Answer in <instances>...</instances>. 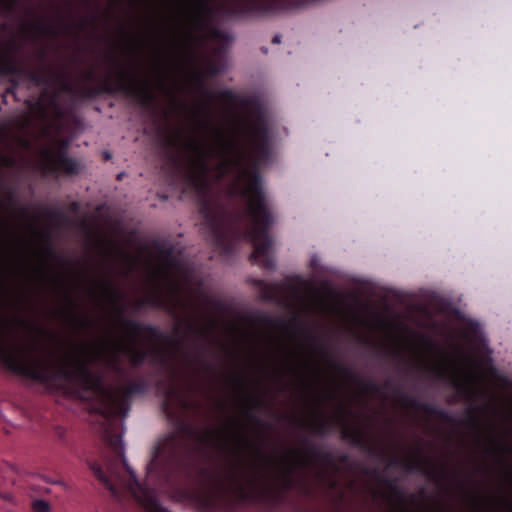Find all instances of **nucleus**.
I'll use <instances>...</instances> for the list:
<instances>
[{
    "instance_id": "1",
    "label": "nucleus",
    "mask_w": 512,
    "mask_h": 512,
    "mask_svg": "<svg viewBox=\"0 0 512 512\" xmlns=\"http://www.w3.org/2000/svg\"><path fill=\"white\" fill-rule=\"evenodd\" d=\"M196 85L203 101L195 114L202 118V127L213 130L217 144L208 149L196 140L185 143L192 153L186 178L199 195L205 236L225 257L247 240L253 246L250 261L274 270L270 235L274 218L260 174V167L272 156L268 119L252 98L239 97L230 89L213 92L200 76Z\"/></svg>"
},
{
    "instance_id": "2",
    "label": "nucleus",
    "mask_w": 512,
    "mask_h": 512,
    "mask_svg": "<svg viewBox=\"0 0 512 512\" xmlns=\"http://www.w3.org/2000/svg\"><path fill=\"white\" fill-rule=\"evenodd\" d=\"M179 431L181 435L172 433L157 443L146 466V479L143 482L138 480L127 463L122 439L115 434L108 435V444L114 456L107 458L104 465L89 461V468L113 497L119 498L121 489H126L148 512H171L158 502L151 486L169 482L187 467L191 457L187 438L197 437L201 443L211 445L216 437L221 436L219 431L200 434L187 423H182Z\"/></svg>"
},
{
    "instance_id": "3",
    "label": "nucleus",
    "mask_w": 512,
    "mask_h": 512,
    "mask_svg": "<svg viewBox=\"0 0 512 512\" xmlns=\"http://www.w3.org/2000/svg\"><path fill=\"white\" fill-rule=\"evenodd\" d=\"M16 330L12 321L0 316V363L13 374L49 385L63 381L86 392L101 394V414L107 418H125L130 410L131 398L148 390L145 379H139L117 389H106L84 357L66 355L60 364L39 358H30L15 341Z\"/></svg>"
},
{
    "instance_id": "4",
    "label": "nucleus",
    "mask_w": 512,
    "mask_h": 512,
    "mask_svg": "<svg viewBox=\"0 0 512 512\" xmlns=\"http://www.w3.org/2000/svg\"><path fill=\"white\" fill-rule=\"evenodd\" d=\"M306 337L315 344L323 358L328 362V364L335 372L342 375L351 382L360 384L365 391L371 393H381L382 390H392L399 403L406 408L414 409L416 411H421L426 414L436 416L441 422L450 425H456L459 423V421H457L453 416H451V414L448 411L438 408L432 404L421 402L420 400H418V398L414 396H409L400 388L393 387L392 382L390 380H387L383 385H379L371 381L364 382L360 378V376L351 368L343 365L340 362L333 360L329 354L327 347L323 343H321L317 337L308 334L306 335Z\"/></svg>"
},
{
    "instance_id": "5",
    "label": "nucleus",
    "mask_w": 512,
    "mask_h": 512,
    "mask_svg": "<svg viewBox=\"0 0 512 512\" xmlns=\"http://www.w3.org/2000/svg\"><path fill=\"white\" fill-rule=\"evenodd\" d=\"M124 308L117 307L118 319L120 324L125 327L132 337V341L128 344H116L113 353L106 357L107 366L117 374H123L124 369L121 365L120 354L128 358L130 365L134 368L142 367L151 351L143 346L136 344L135 340L141 334L145 333L152 341H168L170 337L163 333L158 327L151 324L142 323L124 316Z\"/></svg>"
},
{
    "instance_id": "6",
    "label": "nucleus",
    "mask_w": 512,
    "mask_h": 512,
    "mask_svg": "<svg viewBox=\"0 0 512 512\" xmlns=\"http://www.w3.org/2000/svg\"><path fill=\"white\" fill-rule=\"evenodd\" d=\"M82 94L86 97H95L101 93H121L136 99L141 105L150 107L155 102L148 81L140 78L136 68L129 70L117 68L113 74L107 75L97 87L81 86Z\"/></svg>"
},
{
    "instance_id": "7",
    "label": "nucleus",
    "mask_w": 512,
    "mask_h": 512,
    "mask_svg": "<svg viewBox=\"0 0 512 512\" xmlns=\"http://www.w3.org/2000/svg\"><path fill=\"white\" fill-rule=\"evenodd\" d=\"M0 74L6 76H25L37 86L59 85L62 92L76 93V87L70 80V74L65 69L55 70L51 66H44L41 70L23 68L11 60H4L0 56Z\"/></svg>"
},
{
    "instance_id": "8",
    "label": "nucleus",
    "mask_w": 512,
    "mask_h": 512,
    "mask_svg": "<svg viewBox=\"0 0 512 512\" xmlns=\"http://www.w3.org/2000/svg\"><path fill=\"white\" fill-rule=\"evenodd\" d=\"M236 439L240 444L251 449L257 459L262 462V465H253L246 469L243 462L239 460L232 465L228 475L229 480L233 483H239L244 479L251 486L263 485L269 480L267 469L272 464L271 457L259 445L249 441L240 432L236 433Z\"/></svg>"
},
{
    "instance_id": "9",
    "label": "nucleus",
    "mask_w": 512,
    "mask_h": 512,
    "mask_svg": "<svg viewBox=\"0 0 512 512\" xmlns=\"http://www.w3.org/2000/svg\"><path fill=\"white\" fill-rule=\"evenodd\" d=\"M303 0H231L222 8L226 15L235 18L264 16L297 7Z\"/></svg>"
},
{
    "instance_id": "10",
    "label": "nucleus",
    "mask_w": 512,
    "mask_h": 512,
    "mask_svg": "<svg viewBox=\"0 0 512 512\" xmlns=\"http://www.w3.org/2000/svg\"><path fill=\"white\" fill-rule=\"evenodd\" d=\"M69 143L67 140H61L57 151L45 149L42 151V170L46 175L56 176L59 173L73 176L80 171L77 160L70 158L67 154Z\"/></svg>"
},
{
    "instance_id": "11",
    "label": "nucleus",
    "mask_w": 512,
    "mask_h": 512,
    "mask_svg": "<svg viewBox=\"0 0 512 512\" xmlns=\"http://www.w3.org/2000/svg\"><path fill=\"white\" fill-rule=\"evenodd\" d=\"M211 0H195L194 14L191 18L193 27L198 32H208L209 37L221 44H227L232 40L229 33L211 25L215 15V9L210 3Z\"/></svg>"
},
{
    "instance_id": "12",
    "label": "nucleus",
    "mask_w": 512,
    "mask_h": 512,
    "mask_svg": "<svg viewBox=\"0 0 512 512\" xmlns=\"http://www.w3.org/2000/svg\"><path fill=\"white\" fill-rule=\"evenodd\" d=\"M351 414L352 412L349 409L340 406V416L336 419V422L341 424V438L371 456H378L377 445L367 432L359 426H351L347 423L346 418Z\"/></svg>"
},
{
    "instance_id": "13",
    "label": "nucleus",
    "mask_w": 512,
    "mask_h": 512,
    "mask_svg": "<svg viewBox=\"0 0 512 512\" xmlns=\"http://www.w3.org/2000/svg\"><path fill=\"white\" fill-rule=\"evenodd\" d=\"M190 499L199 512H224L228 502L222 491V484L193 491Z\"/></svg>"
},
{
    "instance_id": "14",
    "label": "nucleus",
    "mask_w": 512,
    "mask_h": 512,
    "mask_svg": "<svg viewBox=\"0 0 512 512\" xmlns=\"http://www.w3.org/2000/svg\"><path fill=\"white\" fill-rule=\"evenodd\" d=\"M421 449L418 450V455L413 458L406 460L401 458H393L390 461L391 466H402L408 472H418L428 478L439 481H446L448 479V473L444 469H437L431 460L424 458L421 455Z\"/></svg>"
},
{
    "instance_id": "15",
    "label": "nucleus",
    "mask_w": 512,
    "mask_h": 512,
    "mask_svg": "<svg viewBox=\"0 0 512 512\" xmlns=\"http://www.w3.org/2000/svg\"><path fill=\"white\" fill-rule=\"evenodd\" d=\"M29 107L42 121H47L49 119V110H52L57 118L63 117V109L59 104L57 92L48 93L45 89L42 92L41 97L35 102L29 104Z\"/></svg>"
},
{
    "instance_id": "16",
    "label": "nucleus",
    "mask_w": 512,
    "mask_h": 512,
    "mask_svg": "<svg viewBox=\"0 0 512 512\" xmlns=\"http://www.w3.org/2000/svg\"><path fill=\"white\" fill-rule=\"evenodd\" d=\"M179 408L188 409L189 403L182 398L175 387L170 386L167 388L165 397L161 402V410L169 419H173L176 417Z\"/></svg>"
},
{
    "instance_id": "17",
    "label": "nucleus",
    "mask_w": 512,
    "mask_h": 512,
    "mask_svg": "<svg viewBox=\"0 0 512 512\" xmlns=\"http://www.w3.org/2000/svg\"><path fill=\"white\" fill-rule=\"evenodd\" d=\"M175 331L181 333L182 337L192 335L200 340H205L210 336V327L201 326L195 318H188L184 322L176 325Z\"/></svg>"
},
{
    "instance_id": "18",
    "label": "nucleus",
    "mask_w": 512,
    "mask_h": 512,
    "mask_svg": "<svg viewBox=\"0 0 512 512\" xmlns=\"http://www.w3.org/2000/svg\"><path fill=\"white\" fill-rule=\"evenodd\" d=\"M254 285L258 288L261 298L268 302H277L282 296V287L279 283H268L264 280H256Z\"/></svg>"
},
{
    "instance_id": "19",
    "label": "nucleus",
    "mask_w": 512,
    "mask_h": 512,
    "mask_svg": "<svg viewBox=\"0 0 512 512\" xmlns=\"http://www.w3.org/2000/svg\"><path fill=\"white\" fill-rule=\"evenodd\" d=\"M302 442L304 445V453L310 460L327 465H331L333 463V456L331 453L319 449L308 438H304Z\"/></svg>"
},
{
    "instance_id": "20",
    "label": "nucleus",
    "mask_w": 512,
    "mask_h": 512,
    "mask_svg": "<svg viewBox=\"0 0 512 512\" xmlns=\"http://www.w3.org/2000/svg\"><path fill=\"white\" fill-rule=\"evenodd\" d=\"M247 400L249 402L250 407L245 411V416L249 420L254 422L258 427L263 429H269L271 427L270 423L259 418L253 411L262 409L265 406L264 401L257 396H248Z\"/></svg>"
},
{
    "instance_id": "21",
    "label": "nucleus",
    "mask_w": 512,
    "mask_h": 512,
    "mask_svg": "<svg viewBox=\"0 0 512 512\" xmlns=\"http://www.w3.org/2000/svg\"><path fill=\"white\" fill-rule=\"evenodd\" d=\"M23 26L26 30L41 36L55 37L58 35L55 26L43 18L38 21L25 22Z\"/></svg>"
},
{
    "instance_id": "22",
    "label": "nucleus",
    "mask_w": 512,
    "mask_h": 512,
    "mask_svg": "<svg viewBox=\"0 0 512 512\" xmlns=\"http://www.w3.org/2000/svg\"><path fill=\"white\" fill-rule=\"evenodd\" d=\"M154 248L168 268H179V261L175 257L173 246H166L156 241L154 243Z\"/></svg>"
},
{
    "instance_id": "23",
    "label": "nucleus",
    "mask_w": 512,
    "mask_h": 512,
    "mask_svg": "<svg viewBox=\"0 0 512 512\" xmlns=\"http://www.w3.org/2000/svg\"><path fill=\"white\" fill-rule=\"evenodd\" d=\"M41 238L46 242V245L43 247L44 254L51 260L60 262L61 264H65L71 267V264L65 260H63L59 254L55 251L54 247L50 243V234L49 232L41 233Z\"/></svg>"
},
{
    "instance_id": "24",
    "label": "nucleus",
    "mask_w": 512,
    "mask_h": 512,
    "mask_svg": "<svg viewBox=\"0 0 512 512\" xmlns=\"http://www.w3.org/2000/svg\"><path fill=\"white\" fill-rule=\"evenodd\" d=\"M478 407L471 406L467 409L465 413L464 419L461 423L466 424L470 428L476 430L477 432L481 431L482 425L480 419L477 415Z\"/></svg>"
},
{
    "instance_id": "25",
    "label": "nucleus",
    "mask_w": 512,
    "mask_h": 512,
    "mask_svg": "<svg viewBox=\"0 0 512 512\" xmlns=\"http://www.w3.org/2000/svg\"><path fill=\"white\" fill-rule=\"evenodd\" d=\"M100 286L103 293L114 303H116L119 299L122 298V294L114 286L113 282L110 279L102 280L100 282Z\"/></svg>"
},
{
    "instance_id": "26",
    "label": "nucleus",
    "mask_w": 512,
    "mask_h": 512,
    "mask_svg": "<svg viewBox=\"0 0 512 512\" xmlns=\"http://www.w3.org/2000/svg\"><path fill=\"white\" fill-rule=\"evenodd\" d=\"M332 428V421L326 420L323 417L317 418L311 425L312 432L318 436H325L330 433Z\"/></svg>"
},
{
    "instance_id": "27",
    "label": "nucleus",
    "mask_w": 512,
    "mask_h": 512,
    "mask_svg": "<svg viewBox=\"0 0 512 512\" xmlns=\"http://www.w3.org/2000/svg\"><path fill=\"white\" fill-rule=\"evenodd\" d=\"M489 441L492 444L490 452L493 455H497L502 458L504 453H512V446L506 442H502L494 436L489 437Z\"/></svg>"
},
{
    "instance_id": "28",
    "label": "nucleus",
    "mask_w": 512,
    "mask_h": 512,
    "mask_svg": "<svg viewBox=\"0 0 512 512\" xmlns=\"http://www.w3.org/2000/svg\"><path fill=\"white\" fill-rule=\"evenodd\" d=\"M44 216L53 222H66L68 220L65 213L59 209H44Z\"/></svg>"
},
{
    "instance_id": "29",
    "label": "nucleus",
    "mask_w": 512,
    "mask_h": 512,
    "mask_svg": "<svg viewBox=\"0 0 512 512\" xmlns=\"http://www.w3.org/2000/svg\"><path fill=\"white\" fill-rule=\"evenodd\" d=\"M70 322L77 328H87L91 326V321L87 317H78L72 311L66 313Z\"/></svg>"
},
{
    "instance_id": "30",
    "label": "nucleus",
    "mask_w": 512,
    "mask_h": 512,
    "mask_svg": "<svg viewBox=\"0 0 512 512\" xmlns=\"http://www.w3.org/2000/svg\"><path fill=\"white\" fill-rule=\"evenodd\" d=\"M33 512H50L51 506L49 502L42 499H35L31 503Z\"/></svg>"
},
{
    "instance_id": "31",
    "label": "nucleus",
    "mask_w": 512,
    "mask_h": 512,
    "mask_svg": "<svg viewBox=\"0 0 512 512\" xmlns=\"http://www.w3.org/2000/svg\"><path fill=\"white\" fill-rule=\"evenodd\" d=\"M470 500H471V506L474 510H476L478 512L483 510V508L485 506V502H484L483 497L478 492L471 494Z\"/></svg>"
},
{
    "instance_id": "32",
    "label": "nucleus",
    "mask_w": 512,
    "mask_h": 512,
    "mask_svg": "<svg viewBox=\"0 0 512 512\" xmlns=\"http://www.w3.org/2000/svg\"><path fill=\"white\" fill-rule=\"evenodd\" d=\"M292 472H293V468L292 467H289L287 469V471L285 473L282 474L281 476V482H282V486L285 488V489H290L293 485V480H292Z\"/></svg>"
},
{
    "instance_id": "33",
    "label": "nucleus",
    "mask_w": 512,
    "mask_h": 512,
    "mask_svg": "<svg viewBox=\"0 0 512 512\" xmlns=\"http://www.w3.org/2000/svg\"><path fill=\"white\" fill-rule=\"evenodd\" d=\"M385 484L394 495H396L397 497H399L401 499L404 498L403 492L398 488V486L395 484V482L393 480L385 479Z\"/></svg>"
},
{
    "instance_id": "34",
    "label": "nucleus",
    "mask_w": 512,
    "mask_h": 512,
    "mask_svg": "<svg viewBox=\"0 0 512 512\" xmlns=\"http://www.w3.org/2000/svg\"><path fill=\"white\" fill-rule=\"evenodd\" d=\"M466 332L473 337H477L478 333L480 332L479 324L474 321H469L466 324Z\"/></svg>"
},
{
    "instance_id": "35",
    "label": "nucleus",
    "mask_w": 512,
    "mask_h": 512,
    "mask_svg": "<svg viewBox=\"0 0 512 512\" xmlns=\"http://www.w3.org/2000/svg\"><path fill=\"white\" fill-rule=\"evenodd\" d=\"M180 140H181V135L179 132H177L175 135L173 136H168L165 140V143L167 146L169 147H176L178 146V144L180 143Z\"/></svg>"
},
{
    "instance_id": "36",
    "label": "nucleus",
    "mask_w": 512,
    "mask_h": 512,
    "mask_svg": "<svg viewBox=\"0 0 512 512\" xmlns=\"http://www.w3.org/2000/svg\"><path fill=\"white\" fill-rule=\"evenodd\" d=\"M199 362H200L205 373H208V374L214 373V366L209 361L200 358Z\"/></svg>"
},
{
    "instance_id": "37",
    "label": "nucleus",
    "mask_w": 512,
    "mask_h": 512,
    "mask_svg": "<svg viewBox=\"0 0 512 512\" xmlns=\"http://www.w3.org/2000/svg\"><path fill=\"white\" fill-rule=\"evenodd\" d=\"M233 383L238 386L241 390L245 389V379L241 376H233L232 377Z\"/></svg>"
},
{
    "instance_id": "38",
    "label": "nucleus",
    "mask_w": 512,
    "mask_h": 512,
    "mask_svg": "<svg viewBox=\"0 0 512 512\" xmlns=\"http://www.w3.org/2000/svg\"><path fill=\"white\" fill-rule=\"evenodd\" d=\"M431 371L433 372L435 377L438 379H443L446 375L445 370L441 367H433V368H431Z\"/></svg>"
},
{
    "instance_id": "39",
    "label": "nucleus",
    "mask_w": 512,
    "mask_h": 512,
    "mask_svg": "<svg viewBox=\"0 0 512 512\" xmlns=\"http://www.w3.org/2000/svg\"><path fill=\"white\" fill-rule=\"evenodd\" d=\"M147 303H150V304H152L154 306H160L161 302L159 300H157V299H143V300L139 301L138 306L142 307V306H144Z\"/></svg>"
},
{
    "instance_id": "40",
    "label": "nucleus",
    "mask_w": 512,
    "mask_h": 512,
    "mask_svg": "<svg viewBox=\"0 0 512 512\" xmlns=\"http://www.w3.org/2000/svg\"><path fill=\"white\" fill-rule=\"evenodd\" d=\"M207 70L210 75H217L220 73V68L217 64H210Z\"/></svg>"
},
{
    "instance_id": "41",
    "label": "nucleus",
    "mask_w": 512,
    "mask_h": 512,
    "mask_svg": "<svg viewBox=\"0 0 512 512\" xmlns=\"http://www.w3.org/2000/svg\"><path fill=\"white\" fill-rule=\"evenodd\" d=\"M54 281L57 283V285L62 288V289H65V282H64V279L63 277L60 275V274H56L54 277H53Z\"/></svg>"
},
{
    "instance_id": "42",
    "label": "nucleus",
    "mask_w": 512,
    "mask_h": 512,
    "mask_svg": "<svg viewBox=\"0 0 512 512\" xmlns=\"http://www.w3.org/2000/svg\"><path fill=\"white\" fill-rule=\"evenodd\" d=\"M457 388L459 389L460 392H462V393H464L466 395L470 396L472 394V390L469 387L465 386V385L458 384Z\"/></svg>"
},
{
    "instance_id": "43",
    "label": "nucleus",
    "mask_w": 512,
    "mask_h": 512,
    "mask_svg": "<svg viewBox=\"0 0 512 512\" xmlns=\"http://www.w3.org/2000/svg\"><path fill=\"white\" fill-rule=\"evenodd\" d=\"M85 79L88 80V81H92L95 79V73L92 69L88 70L85 72V75H84Z\"/></svg>"
},
{
    "instance_id": "44",
    "label": "nucleus",
    "mask_w": 512,
    "mask_h": 512,
    "mask_svg": "<svg viewBox=\"0 0 512 512\" xmlns=\"http://www.w3.org/2000/svg\"><path fill=\"white\" fill-rule=\"evenodd\" d=\"M69 209H70V211H72V212H75V213H76V212H78V211H79V209H80V205H79V203H78V202H72V203L69 205Z\"/></svg>"
},
{
    "instance_id": "45",
    "label": "nucleus",
    "mask_w": 512,
    "mask_h": 512,
    "mask_svg": "<svg viewBox=\"0 0 512 512\" xmlns=\"http://www.w3.org/2000/svg\"><path fill=\"white\" fill-rule=\"evenodd\" d=\"M16 91H17L16 89H12V86H9V87L6 89L4 96H5V95H7V94H9V95H12V96H14V97H15V96H16Z\"/></svg>"
},
{
    "instance_id": "46",
    "label": "nucleus",
    "mask_w": 512,
    "mask_h": 512,
    "mask_svg": "<svg viewBox=\"0 0 512 512\" xmlns=\"http://www.w3.org/2000/svg\"><path fill=\"white\" fill-rule=\"evenodd\" d=\"M9 86H12V89H16V90H17V88H18V86H19V82H18V80H17V79H15V78H12V79L10 80V85H9Z\"/></svg>"
},
{
    "instance_id": "47",
    "label": "nucleus",
    "mask_w": 512,
    "mask_h": 512,
    "mask_svg": "<svg viewBox=\"0 0 512 512\" xmlns=\"http://www.w3.org/2000/svg\"><path fill=\"white\" fill-rule=\"evenodd\" d=\"M281 42V36L279 34L275 35L273 38H272V43L273 44H279Z\"/></svg>"
},
{
    "instance_id": "48",
    "label": "nucleus",
    "mask_w": 512,
    "mask_h": 512,
    "mask_svg": "<svg viewBox=\"0 0 512 512\" xmlns=\"http://www.w3.org/2000/svg\"><path fill=\"white\" fill-rule=\"evenodd\" d=\"M264 322H265L267 325H269V326H273V325H274V323H275V321H274L272 318H270V317H265V318H264Z\"/></svg>"
},
{
    "instance_id": "49",
    "label": "nucleus",
    "mask_w": 512,
    "mask_h": 512,
    "mask_svg": "<svg viewBox=\"0 0 512 512\" xmlns=\"http://www.w3.org/2000/svg\"><path fill=\"white\" fill-rule=\"evenodd\" d=\"M46 56H47V53H46V50H41L40 53H39V59L41 61H44L46 59Z\"/></svg>"
},
{
    "instance_id": "50",
    "label": "nucleus",
    "mask_w": 512,
    "mask_h": 512,
    "mask_svg": "<svg viewBox=\"0 0 512 512\" xmlns=\"http://www.w3.org/2000/svg\"><path fill=\"white\" fill-rule=\"evenodd\" d=\"M65 297H66V300L69 302V304L73 306L74 301H73L72 297L66 292H65Z\"/></svg>"
},
{
    "instance_id": "51",
    "label": "nucleus",
    "mask_w": 512,
    "mask_h": 512,
    "mask_svg": "<svg viewBox=\"0 0 512 512\" xmlns=\"http://www.w3.org/2000/svg\"><path fill=\"white\" fill-rule=\"evenodd\" d=\"M217 447L220 448L221 450H224L227 448V445L226 443H223V442H217Z\"/></svg>"
},
{
    "instance_id": "52",
    "label": "nucleus",
    "mask_w": 512,
    "mask_h": 512,
    "mask_svg": "<svg viewBox=\"0 0 512 512\" xmlns=\"http://www.w3.org/2000/svg\"><path fill=\"white\" fill-rule=\"evenodd\" d=\"M16 321H17V324L20 325V326H25L26 325V322L23 319L17 318Z\"/></svg>"
},
{
    "instance_id": "53",
    "label": "nucleus",
    "mask_w": 512,
    "mask_h": 512,
    "mask_svg": "<svg viewBox=\"0 0 512 512\" xmlns=\"http://www.w3.org/2000/svg\"><path fill=\"white\" fill-rule=\"evenodd\" d=\"M505 504H506L509 512H512V504L510 502H508V501H506Z\"/></svg>"
},
{
    "instance_id": "54",
    "label": "nucleus",
    "mask_w": 512,
    "mask_h": 512,
    "mask_svg": "<svg viewBox=\"0 0 512 512\" xmlns=\"http://www.w3.org/2000/svg\"><path fill=\"white\" fill-rule=\"evenodd\" d=\"M460 488H461L463 491H465V492H466V488H465V486H464V484H463L462 482L460 483Z\"/></svg>"
},
{
    "instance_id": "55",
    "label": "nucleus",
    "mask_w": 512,
    "mask_h": 512,
    "mask_svg": "<svg viewBox=\"0 0 512 512\" xmlns=\"http://www.w3.org/2000/svg\"><path fill=\"white\" fill-rule=\"evenodd\" d=\"M261 50H262V52H263L264 54H266V53L268 52V49H267L266 47H263Z\"/></svg>"
},
{
    "instance_id": "56",
    "label": "nucleus",
    "mask_w": 512,
    "mask_h": 512,
    "mask_svg": "<svg viewBox=\"0 0 512 512\" xmlns=\"http://www.w3.org/2000/svg\"><path fill=\"white\" fill-rule=\"evenodd\" d=\"M104 156H105V159H109L110 158V154L108 152H105Z\"/></svg>"
},
{
    "instance_id": "57",
    "label": "nucleus",
    "mask_w": 512,
    "mask_h": 512,
    "mask_svg": "<svg viewBox=\"0 0 512 512\" xmlns=\"http://www.w3.org/2000/svg\"><path fill=\"white\" fill-rule=\"evenodd\" d=\"M290 289H291L293 292H295V293L297 292V288H296V287L291 286V287H290Z\"/></svg>"
},
{
    "instance_id": "58",
    "label": "nucleus",
    "mask_w": 512,
    "mask_h": 512,
    "mask_svg": "<svg viewBox=\"0 0 512 512\" xmlns=\"http://www.w3.org/2000/svg\"><path fill=\"white\" fill-rule=\"evenodd\" d=\"M29 14H30V15H34V12H33V11H31V10H29Z\"/></svg>"
}]
</instances>
